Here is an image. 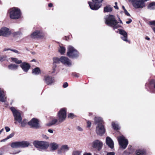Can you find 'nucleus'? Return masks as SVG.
Instances as JSON below:
<instances>
[{
    "label": "nucleus",
    "instance_id": "1",
    "mask_svg": "<svg viewBox=\"0 0 155 155\" xmlns=\"http://www.w3.org/2000/svg\"><path fill=\"white\" fill-rule=\"evenodd\" d=\"M104 18L105 24L112 27L114 29L121 27L120 25L118 24V22L114 15H107Z\"/></svg>",
    "mask_w": 155,
    "mask_h": 155
},
{
    "label": "nucleus",
    "instance_id": "2",
    "mask_svg": "<svg viewBox=\"0 0 155 155\" xmlns=\"http://www.w3.org/2000/svg\"><path fill=\"white\" fill-rule=\"evenodd\" d=\"M10 109L12 112L15 120L19 123H21L22 127H25L27 122L25 120L22 121V118L21 116L20 112L18 110L15 109L14 107H11Z\"/></svg>",
    "mask_w": 155,
    "mask_h": 155
},
{
    "label": "nucleus",
    "instance_id": "3",
    "mask_svg": "<svg viewBox=\"0 0 155 155\" xmlns=\"http://www.w3.org/2000/svg\"><path fill=\"white\" fill-rule=\"evenodd\" d=\"M33 144L39 150H45L49 146L48 143L45 141H35L33 142Z\"/></svg>",
    "mask_w": 155,
    "mask_h": 155
},
{
    "label": "nucleus",
    "instance_id": "4",
    "mask_svg": "<svg viewBox=\"0 0 155 155\" xmlns=\"http://www.w3.org/2000/svg\"><path fill=\"white\" fill-rule=\"evenodd\" d=\"M10 17L11 19H18L21 16V12L19 9L17 8H13L9 10Z\"/></svg>",
    "mask_w": 155,
    "mask_h": 155
},
{
    "label": "nucleus",
    "instance_id": "5",
    "mask_svg": "<svg viewBox=\"0 0 155 155\" xmlns=\"http://www.w3.org/2000/svg\"><path fill=\"white\" fill-rule=\"evenodd\" d=\"M67 55L70 58H75L79 57V53L73 47L70 46L68 48Z\"/></svg>",
    "mask_w": 155,
    "mask_h": 155
},
{
    "label": "nucleus",
    "instance_id": "6",
    "mask_svg": "<svg viewBox=\"0 0 155 155\" xmlns=\"http://www.w3.org/2000/svg\"><path fill=\"white\" fill-rule=\"evenodd\" d=\"M57 117L59 123H61L65 120L66 117L65 108H62L60 110L58 113Z\"/></svg>",
    "mask_w": 155,
    "mask_h": 155
},
{
    "label": "nucleus",
    "instance_id": "7",
    "mask_svg": "<svg viewBox=\"0 0 155 155\" xmlns=\"http://www.w3.org/2000/svg\"><path fill=\"white\" fill-rule=\"evenodd\" d=\"M94 3L88 2V3L90 8L93 10H97L101 6V5L100 4L102 2L103 0H92Z\"/></svg>",
    "mask_w": 155,
    "mask_h": 155
},
{
    "label": "nucleus",
    "instance_id": "8",
    "mask_svg": "<svg viewBox=\"0 0 155 155\" xmlns=\"http://www.w3.org/2000/svg\"><path fill=\"white\" fill-rule=\"evenodd\" d=\"M117 140L121 147L124 149H125L128 143L127 140L123 135L118 137Z\"/></svg>",
    "mask_w": 155,
    "mask_h": 155
},
{
    "label": "nucleus",
    "instance_id": "9",
    "mask_svg": "<svg viewBox=\"0 0 155 155\" xmlns=\"http://www.w3.org/2000/svg\"><path fill=\"white\" fill-rule=\"evenodd\" d=\"M44 36V33L41 30H36L31 34V37L33 38H38L43 37Z\"/></svg>",
    "mask_w": 155,
    "mask_h": 155
},
{
    "label": "nucleus",
    "instance_id": "10",
    "mask_svg": "<svg viewBox=\"0 0 155 155\" xmlns=\"http://www.w3.org/2000/svg\"><path fill=\"white\" fill-rule=\"evenodd\" d=\"M102 146V143L98 140L94 141L92 143V147L94 148L97 149L99 150L101 149Z\"/></svg>",
    "mask_w": 155,
    "mask_h": 155
},
{
    "label": "nucleus",
    "instance_id": "11",
    "mask_svg": "<svg viewBox=\"0 0 155 155\" xmlns=\"http://www.w3.org/2000/svg\"><path fill=\"white\" fill-rule=\"evenodd\" d=\"M43 80L47 85H51L54 82V78L49 75L45 76Z\"/></svg>",
    "mask_w": 155,
    "mask_h": 155
},
{
    "label": "nucleus",
    "instance_id": "12",
    "mask_svg": "<svg viewBox=\"0 0 155 155\" xmlns=\"http://www.w3.org/2000/svg\"><path fill=\"white\" fill-rule=\"evenodd\" d=\"M11 32L8 28L4 27L0 29V36H7L10 35Z\"/></svg>",
    "mask_w": 155,
    "mask_h": 155
},
{
    "label": "nucleus",
    "instance_id": "13",
    "mask_svg": "<svg viewBox=\"0 0 155 155\" xmlns=\"http://www.w3.org/2000/svg\"><path fill=\"white\" fill-rule=\"evenodd\" d=\"M105 132V130L102 124L98 125L96 127V132L97 134L101 135L104 133Z\"/></svg>",
    "mask_w": 155,
    "mask_h": 155
},
{
    "label": "nucleus",
    "instance_id": "14",
    "mask_svg": "<svg viewBox=\"0 0 155 155\" xmlns=\"http://www.w3.org/2000/svg\"><path fill=\"white\" fill-rule=\"evenodd\" d=\"M60 61L62 64L65 65L69 66L71 65L70 60L67 57L62 56L60 58Z\"/></svg>",
    "mask_w": 155,
    "mask_h": 155
},
{
    "label": "nucleus",
    "instance_id": "15",
    "mask_svg": "<svg viewBox=\"0 0 155 155\" xmlns=\"http://www.w3.org/2000/svg\"><path fill=\"white\" fill-rule=\"evenodd\" d=\"M20 66L23 71L25 72H27L31 67L30 64L26 62H22Z\"/></svg>",
    "mask_w": 155,
    "mask_h": 155
},
{
    "label": "nucleus",
    "instance_id": "16",
    "mask_svg": "<svg viewBox=\"0 0 155 155\" xmlns=\"http://www.w3.org/2000/svg\"><path fill=\"white\" fill-rule=\"evenodd\" d=\"M28 124L32 127L37 128L39 127L38 120L36 119L33 118L28 122Z\"/></svg>",
    "mask_w": 155,
    "mask_h": 155
},
{
    "label": "nucleus",
    "instance_id": "17",
    "mask_svg": "<svg viewBox=\"0 0 155 155\" xmlns=\"http://www.w3.org/2000/svg\"><path fill=\"white\" fill-rule=\"evenodd\" d=\"M119 34L122 36L121 37L122 40L124 41L128 42L129 41L127 39V35L126 32L121 29H119Z\"/></svg>",
    "mask_w": 155,
    "mask_h": 155
},
{
    "label": "nucleus",
    "instance_id": "18",
    "mask_svg": "<svg viewBox=\"0 0 155 155\" xmlns=\"http://www.w3.org/2000/svg\"><path fill=\"white\" fill-rule=\"evenodd\" d=\"M69 149V148L67 145H63L61 147L60 150L58 151V153L59 154L62 155L65 152L67 151Z\"/></svg>",
    "mask_w": 155,
    "mask_h": 155
},
{
    "label": "nucleus",
    "instance_id": "19",
    "mask_svg": "<svg viewBox=\"0 0 155 155\" xmlns=\"http://www.w3.org/2000/svg\"><path fill=\"white\" fill-rule=\"evenodd\" d=\"M106 143L107 145L111 148H113L114 147V143L112 139L109 137L106 138Z\"/></svg>",
    "mask_w": 155,
    "mask_h": 155
},
{
    "label": "nucleus",
    "instance_id": "20",
    "mask_svg": "<svg viewBox=\"0 0 155 155\" xmlns=\"http://www.w3.org/2000/svg\"><path fill=\"white\" fill-rule=\"evenodd\" d=\"M6 97H5V93L3 89H0V101L4 102L5 101Z\"/></svg>",
    "mask_w": 155,
    "mask_h": 155
},
{
    "label": "nucleus",
    "instance_id": "21",
    "mask_svg": "<svg viewBox=\"0 0 155 155\" xmlns=\"http://www.w3.org/2000/svg\"><path fill=\"white\" fill-rule=\"evenodd\" d=\"M49 147L52 151L56 150L58 147V144L57 143L53 142L49 144Z\"/></svg>",
    "mask_w": 155,
    "mask_h": 155
},
{
    "label": "nucleus",
    "instance_id": "22",
    "mask_svg": "<svg viewBox=\"0 0 155 155\" xmlns=\"http://www.w3.org/2000/svg\"><path fill=\"white\" fill-rule=\"evenodd\" d=\"M18 67V65L13 64H9L8 66L9 69L11 70H17Z\"/></svg>",
    "mask_w": 155,
    "mask_h": 155
},
{
    "label": "nucleus",
    "instance_id": "23",
    "mask_svg": "<svg viewBox=\"0 0 155 155\" xmlns=\"http://www.w3.org/2000/svg\"><path fill=\"white\" fill-rule=\"evenodd\" d=\"M20 147L24 148L28 147L29 145V143L26 141H19Z\"/></svg>",
    "mask_w": 155,
    "mask_h": 155
},
{
    "label": "nucleus",
    "instance_id": "24",
    "mask_svg": "<svg viewBox=\"0 0 155 155\" xmlns=\"http://www.w3.org/2000/svg\"><path fill=\"white\" fill-rule=\"evenodd\" d=\"M57 123H58V124L59 123H58V119H57L55 118H54L49 123L47 124V125L48 126H51L54 125Z\"/></svg>",
    "mask_w": 155,
    "mask_h": 155
},
{
    "label": "nucleus",
    "instance_id": "25",
    "mask_svg": "<svg viewBox=\"0 0 155 155\" xmlns=\"http://www.w3.org/2000/svg\"><path fill=\"white\" fill-rule=\"evenodd\" d=\"M94 120L96 124L98 125L102 124L103 123V120L102 118L100 117H95Z\"/></svg>",
    "mask_w": 155,
    "mask_h": 155
},
{
    "label": "nucleus",
    "instance_id": "26",
    "mask_svg": "<svg viewBox=\"0 0 155 155\" xmlns=\"http://www.w3.org/2000/svg\"><path fill=\"white\" fill-rule=\"evenodd\" d=\"M11 146L12 148H20L19 142H12L11 144Z\"/></svg>",
    "mask_w": 155,
    "mask_h": 155
},
{
    "label": "nucleus",
    "instance_id": "27",
    "mask_svg": "<svg viewBox=\"0 0 155 155\" xmlns=\"http://www.w3.org/2000/svg\"><path fill=\"white\" fill-rule=\"evenodd\" d=\"M41 72L40 68L38 67H36L32 70V73L33 74L37 75L39 74Z\"/></svg>",
    "mask_w": 155,
    "mask_h": 155
},
{
    "label": "nucleus",
    "instance_id": "28",
    "mask_svg": "<svg viewBox=\"0 0 155 155\" xmlns=\"http://www.w3.org/2000/svg\"><path fill=\"white\" fill-rule=\"evenodd\" d=\"M112 10V8L110 5H108L104 7V11L105 12H111Z\"/></svg>",
    "mask_w": 155,
    "mask_h": 155
},
{
    "label": "nucleus",
    "instance_id": "29",
    "mask_svg": "<svg viewBox=\"0 0 155 155\" xmlns=\"http://www.w3.org/2000/svg\"><path fill=\"white\" fill-rule=\"evenodd\" d=\"M11 59L12 62H15L16 64H19L22 63L21 61L18 60L16 58H12Z\"/></svg>",
    "mask_w": 155,
    "mask_h": 155
},
{
    "label": "nucleus",
    "instance_id": "30",
    "mask_svg": "<svg viewBox=\"0 0 155 155\" xmlns=\"http://www.w3.org/2000/svg\"><path fill=\"white\" fill-rule=\"evenodd\" d=\"M112 126L113 128L116 130H118L120 129L119 126L117 124H116L114 122L112 123Z\"/></svg>",
    "mask_w": 155,
    "mask_h": 155
},
{
    "label": "nucleus",
    "instance_id": "31",
    "mask_svg": "<svg viewBox=\"0 0 155 155\" xmlns=\"http://www.w3.org/2000/svg\"><path fill=\"white\" fill-rule=\"evenodd\" d=\"M148 8L150 9H155V2L150 3L148 6Z\"/></svg>",
    "mask_w": 155,
    "mask_h": 155
},
{
    "label": "nucleus",
    "instance_id": "32",
    "mask_svg": "<svg viewBox=\"0 0 155 155\" xmlns=\"http://www.w3.org/2000/svg\"><path fill=\"white\" fill-rule=\"evenodd\" d=\"M144 153V151L143 150H138L136 151V153L137 155H143Z\"/></svg>",
    "mask_w": 155,
    "mask_h": 155
},
{
    "label": "nucleus",
    "instance_id": "33",
    "mask_svg": "<svg viewBox=\"0 0 155 155\" xmlns=\"http://www.w3.org/2000/svg\"><path fill=\"white\" fill-rule=\"evenodd\" d=\"M7 56L6 55H2L0 56V61L3 62L7 60Z\"/></svg>",
    "mask_w": 155,
    "mask_h": 155
},
{
    "label": "nucleus",
    "instance_id": "34",
    "mask_svg": "<svg viewBox=\"0 0 155 155\" xmlns=\"http://www.w3.org/2000/svg\"><path fill=\"white\" fill-rule=\"evenodd\" d=\"M59 51L60 53L62 54L65 53V49L64 48L61 46H60V48L59 49Z\"/></svg>",
    "mask_w": 155,
    "mask_h": 155
},
{
    "label": "nucleus",
    "instance_id": "35",
    "mask_svg": "<svg viewBox=\"0 0 155 155\" xmlns=\"http://www.w3.org/2000/svg\"><path fill=\"white\" fill-rule=\"evenodd\" d=\"M54 63H59L60 61V58L59 59L57 58H53Z\"/></svg>",
    "mask_w": 155,
    "mask_h": 155
},
{
    "label": "nucleus",
    "instance_id": "36",
    "mask_svg": "<svg viewBox=\"0 0 155 155\" xmlns=\"http://www.w3.org/2000/svg\"><path fill=\"white\" fill-rule=\"evenodd\" d=\"M75 117V115L72 113H70L68 115V118L73 119Z\"/></svg>",
    "mask_w": 155,
    "mask_h": 155
},
{
    "label": "nucleus",
    "instance_id": "37",
    "mask_svg": "<svg viewBox=\"0 0 155 155\" xmlns=\"http://www.w3.org/2000/svg\"><path fill=\"white\" fill-rule=\"evenodd\" d=\"M72 155H81V152L79 151H76L73 152Z\"/></svg>",
    "mask_w": 155,
    "mask_h": 155
},
{
    "label": "nucleus",
    "instance_id": "38",
    "mask_svg": "<svg viewBox=\"0 0 155 155\" xmlns=\"http://www.w3.org/2000/svg\"><path fill=\"white\" fill-rule=\"evenodd\" d=\"M14 133L11 134L5 139V140H7L8 139H10V138L14 136Z\"/></svg>",
    "mask_w": 155,
    "mask_h": 155
},
{
    "label": "nucleus",
    "instance_id": "39",
    "mask_svg": "<svg viewBox=\"0 0 155 155\" xmlns=\"http://www.w3.org/2000/svg\"><path fill=\"white\" fill-rule=\"evenodd\" d=\"M21 33L20 31L15 32L13 33V34L15 36L20 35H21Z\"/></svg>",
    "mask_w": 155,
    "mask_h": 155
},
{
    "label": "nucleus",
    "instance_id": "40",
    "mask_svg": "<svg viewBox=\"0 0 155 155\" xmlns=\"http://www.w3.org/2000/svg\"><path fill=\"white\" fill-rule=\"evenodd\" d=\"M150 84H154V90H153V93H154L155 92V81L154 80H152L151 81V82H150Z\"/></svg>",
    "mask_w": 155,
    "mask_h": 155
},
{
    "label": "nucleus",
    "instance_id": "41",
    "mask_svg": "<svg viewBox=\"0 0 155 155\" xmlns=\"http://www.w3.org/2000/svg\"><path fill=\"white\" fill-rule=\"evenodd\" d=\"M149 24L150 25L155 26V20L150 21Z\"/></svg>",
    "mask_w": 155,
    "mask_h": 155
},
{
    "label": "nucleus",
    "instance_id": "42",
    "mask_svg": "<svg viewBox=\"0 0 155 155\" xmlns=\"http://www.w3.org/2000/svg\"><path fill=\"white\" fill-rule=\"evenodd\" d=\"M87 126L88 127H90L91 126V123L90 121H87Z\"/></svg>",
    "mask_w": 155,
    "mask_h": 155
},
{
    "label": "nucleus",
    "instance_id": "43",
    "mask_svg": "<svg viewBox=\"0 0 155 155\" xmlns=\"http://www.w3.org/2000/svg\"><path fill=\"white\" fill-rule=\"evenodd\" d=\"M11 51H13L14 52H15V53H18V54H19V52L18 51L16 50L11 49Z\"/></svg>",
    "mask_w": 155,
    "mask_h": 155
},
{
    "label": "nucleus",
    "instance_id": "44",
    "mask_svg": "<svg viewBox=\"0 0 155 155\" xmlns=\"http://www.w3.org/2000/svg\"><path fill=\"white\" fill-rule=\"evenodd\" d=\"M42 137L43 138L46 140L48 139L49 138V137L45 135H42Z\"/></svg>",
    "mask_w": 155,
    "mask_h": 155
},
{
    "label": "nucleus",
    "instance_id": "45",
    "mask_svg": "<svg viewBox=\"0 0 155 155\" xmlns=\"http://www.w3.org/2000/svg\"><path fill=\"white\" fill-rule=\"evenodd\" d=\"M77 129L79 131H83V129L81 127L79 126H78L77 127Z\"/></svg>",
    "mask_w": 155,
    "mask_h": 155
},
{
    "label": "nucleus",
    "instance_id": "46",
    "mask_svg": "<svg viewBox=\"0 0 155 155\" xmlns=\"http://www.w3.org/2000/svg\"><path fill=\"white\" fill-rule=\"evenodd\" d=\"M68 86V84L67 82L64 83L63 84V87L64 88H66Z\"/></svg>",
    "mask_w": 155,
    "mask_h": 155
},
{
    "label": "nucleus",
    "instance_id": "47",
    "mask_svg": "<svg viewBox=\"0 0 155 155\" xmlns=\"http://www.w3.org/2000/svg\"><path fill=\"white\" fill-rule=\"evenodd\" d=\"M5 129L7 132H9L10 130V128L8 127H5Z\"/></svg>",
    "mask_w": 155,
    "mask_h": 155
},
{
    "label": "nucleus",
    "instance_id": "48",
    "mask_svg": "<svg viewBox=\"0 0 155 155\" xmlns=\"http://www.w3.org/2000/svg\"><path fill=\"white\" fill-rule=\"evenodd\" d=\"M124 12L125 13V14L127 15L128 16H130V14L126 10H124Z\"/></svg>",
    "mask_w": 155,
    "mask_h": 155
},
{
    "label": "nucleus",
    "instance_id": "49",
    "mask_svg": "<svg viewBox=\"0 0 155 155\" xmlns=\"http://www.w3.org/2000/svg\"><path fill=\"white\" fill-rule=\"evenodd\" d=\"M48 131L49 133L52 134L53 133V130L51 129H49L48 130Z\"/></svg>",
    "mask_w": 155,
    "mask_h": 155
},
{
    "label": "nucleus",
    "instance_id": "50",
    "mask_svg": "<svg viewBox=\"0 0 155 155\" xmlns=\"http://www.w3.org/2000/svg\"><path fill=\"white\" fill-rule=\"evenodd\" d=\"M115 153L114 152H111L107 153V155H114Z\"/></svg>",
    "mask_w": 155,
    "mask_h": 155
},
{
    "label": "nucleus",
    "instance_id": "51",
    "mask_svg": "<svg viewBox=\"0 0 155 155\" xmlns=\"http://www.w3.org/2000/svg\"><path fill=\"white\" fill-rule=\"evenodd\" d=\"M128 20H129V21H127L126 22V23H127V24H130V23H131V22H132V20H131V19H128Z\"/></svg>",
    "mask_w": 155,
    "mask_h": 155
},
{
    "label": "nucleus",
    "instance_id": "52",
    "mask_svg": "<svg viewBox=\"0 0 155 155\" xmlns=\"http://www.w3.org/2000/svg\"><path fill=\"white\" fill-rule=\"evenodd\" d=\"M11 48H5L3 49V51H5L8 50L11 51Z\"/></svg>",
    "mask_w": 155,
    "mask_h": 155
},
{
    "label": "nucleus",
    "instance_id": "53",
    "mask_svg": "<svg viewBox=\"0 0 155 155\" xmlns=\"http://www.w3.org/2000/svg\"><path fill=\"white\" fill-rule=\"evenodd\" d=\"M83 155H92V154L90 153L86 152L84 153Z\"/></svg>",
    "mask_w": 155,
    "mask_h": 155
},
{
    "label": "nucleus",
    "instance_id": "54",
    "mask_svg": "<svg viewBox=\"0 0 155 155\" xmlns=\"http://www.w3.org/2000/svg\"><path fill=\"white\" fill-rule=\"evenodd\" d=\"M52 5H53L51 3H49L48 5V6L50 7H52Z\"/></svg>",
    "mask_w": 155,
    "mask_h": 155
},
{
    "label": "nucleus",
    "instance_id": "55",
    "mask_svg": "<svg viewBox=\"0 0 155 155\" xmlns=\"http://www.w3.org/2000/svg\"><path fill=\"white\" fill-rule=\"evenodd\" d=\"M114 7L116 9H118V8L117 5H115V6H114Z\"/></svg>",
    "mask_w": 155,
    "mask_h": 155
},
{
    "label": "nucleus",
    "instance_id": "56",
    "mask_svg": "<svg viewBox=\"0 0 155 155\" xmlns=\"http://www.w3.org/2000/svg\"><path fill=\"white\" fill-rule=\"evenodd\" d=\"M145 38L146 39L149 40L150 39V38L147 36H146Z\"/></svg>",
    "mask_w": 155,
    "mask_h": 155
},
{
    "label": "nucleus",
    "instance_id": "57",
    "mask_svg": "<svg viewBox=\"0 0 155 155\" xmlns=\"http://www.w3.org/2000/svg\"><path fill=\"white\" fill-rule=\"evenodd\" d=\"M4 129H2L0 131V134H1V133L3 131Z\"/></svg>",
    "mask_w": 155,
    "mask_h": 155
},
{
    "label": "nucleus",
    "instance_id": "58",
    "mask_svg": "<svg viewBox=\"0 0 155 155\" xmlns=\"http://www.w3.org/2000/svg\"><path fill=\"white\" fill-rule=\"evenodd\" d=\"M122 7L123 8V9L124 11L125 10H126L124 6H122Z\"/></svg>",
    "mask_w": 155,
    "mask_h": 155
},
{
    "label": "nucleus",
    "instance_id": "59",
    "mask_svg": "<svg viewBox=\"0 0 155 155\" xmlns=\"http://www.w3.org/2000/svg\"><path fill=\"white\" fill-rule=\"evenodd\" d=\"M153 30L155 33V28H153Z\"/></svg>",
    "mask_w": 155,
    "mask_h": 155
},
{
    "label": "nucleus",
    "instance_id": "60",
    "mask_svg": "<svg viewBox=\"0 0 155 155\" xmlns=\"http://www.w3.org/2000/svg\"><path fill=\"white\" fill-rule=\"evenodd\" d=\"M2 154L3 153L1 152H0V155H2Z\"/></svg>",
    "mask_w": 155,
    "mask_h": 155
},
{
    "label": "nucleus",
    "instance_id": "61",
    "mask_svg": "<svg viewBox=\"0 0 155 155\" xmlns=\"http://www.w3.org/2000/svg\"><path fill=\"white\" fill-rule=\"evenodd\" d=\"M120 23L122 24V21L120 20Z\"/></svg>",
    "mask_w": 155,
    "mask_h": 155
},
{
    "label": "nucleus",
    "instance_id": "62",
    "mask_svg": "<svg viewBox=\"0 0 155 155\" xmlns=\"http://www.w3.org/2000/svg\"><path fill=\"white\" fill-rule=\"evenodd\" d=\"M117 2H115V5H117Z\"/></svg>",
    "mask_w": 155,
    "mask_h": 155
},
{
    "label": "nucleus",
    "instance_id": "63",
    "mask_svg": "<svg viewBox=\"0 0 155 155\" xmlns=\"http://www.w3.org/2000/svg\"><path fill=\"white\" fill-rule=\"evenodd\" d=\"M35 61V60L34 59H33V60H32L31 61Z\"/></svg>",
    "mask_w": 155,
    "mask_h": 155
},
{
    "label": "nucleus",
    "instance_id": "64",
    "mask_svg": "<svg viewBox=\"0 0 155 155\" xmlns=\"http://www.w3.org/2000/svg\"><path fill=\"white\" fill-rule=\"evenodd\" d=\"M75 76L76 77H77V75H76Z\"/></svg>",
    "mask_w": 155,
    "mask_h": 155
}]
</instances>
